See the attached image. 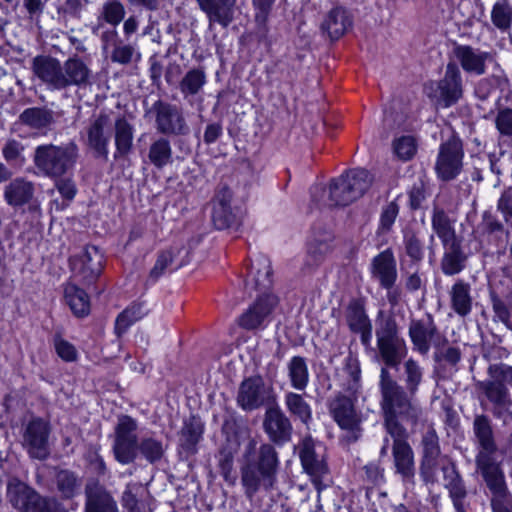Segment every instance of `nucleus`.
<instances>
[{"instance_id": "nucleus-23", "label": "nucleus", "mask_w": 512, "mask_h": 512, "mask_svg": "<svg viewBox=\"0 0 512 512\" xmlns=\"http://www.w3.org/2000/svg\"><path fill=\"white\" fill-rule=\"evenodd\" d=\"M351 26V20L341 7L332 9L324 18L321 29L328 34L331 39H339Z\"/></svg>"}, {"instance_id": "nucleus-40", "label": "nucleus", "mask_w": 512, "mask_h": 512, "mask_svg": "<svg viewBox=\"0 0 512 512\" xmlns=\"http://www.w3.org/2000/svg\"><path fill=\"white\" fill-rule=\"evenodd\" d=\"M465 257L458 243L450 244L442 259V271L446 275H455L464 268Z\"/></svg>"}, {"instance_id": "nucleus-16", "label": "nucleus", "mask_w": 512, "mask_h": 512, "mask_svg": "<svg viewBox=\"0 0 512 512\" xmlns=\"http://www.w3.org/2000/svg\"><path fill=\"white\" fill-rule=\"evenodd\" d=\"M272 285L271 262L266 256L256 257L251 264L246 289L250 292L255 290L267 294L266 291Z\"/></svg>"}, {"instance_id": "nucleus-46", "label": "nucleus", "mask_w": 512, "mask_h": 512, "mask_svg": "<svg viewBox=\"0 0 512 512\" xmlns=\"http://www.w3.org/2000/svg\"><path fill=\"white\" fill-rule=\"evenodd\" d=\"M491 21L500 30L505 31L512 23V7L506 0H498L491 11Z\"/></svg>"}, {"instance_id": "nucleus-18", "label": "nucleus", "mask_w": 512, "mask_h": 512, "mask_svg": "<svg viewBox=\"0 0 512 512\" xmlns=\"http://www.w3.org/2000/svg\"><path fill=\"white\" fill-rule=\"evenodd\" d=\"M494 452H480L477 464L489 488L495 493L503 490V475Z\"/></svg>"}, {"instance_id": "nucleus-57", "label": "nucleus", "mask_w": 512, "mask_h": 512, "mask_svg": "<svg viewBox=\"0 0 512 512\" xmlns=\"http://www.w3.org/2000/svg\"><path fill=\"white\" fill-rule=\"evenodd\" d=\"M2 151L8 162L22 164L25 160L23 156L24 146L14 139L7 141Z\"/></svg>"}, {"instance_id": "nucleus-11", "label": "nucleus", "mask_w": 512, "mask_h": 512, "mask_svg": "<svg viewBox=\"0 0 512 512\" xmlns=\"http://www.w3.org/2000/svg\"><path fill=\"white\" fill-rule=\"evenodd\" d=\"M136 430L135 421L129 416L119 418L116 428L114 453L116 459L122 464L132 462L136 457Z\"/></svg>"}, {"instance_id": "nucleus-47", "label": "nucleus", "mask_w": 512, "mask_h": 512, "mask_svg": "<svg viewBox=\"0 0 512 512\" xmlns=\"http://www.w3.org/2000/svg\"><path fill=\"white\" fill-rule=\"evenodd\" d=\"M423 379V370L413 359L404 363V382L410 396L414 395Z\"/></svg>"}, {"instance_id": "nucleus-27", "label": "nucleus", "mask_w": 512, "mask_h": 512, "mask_svg": "<svg viewBox=\"0 0 512 512\" xmlns=\"http://www.w3.org/2000/svg\"><path fill=\"white\" fill-rule=\"evenodd\" d=\"M372 272L379 279L382 286L390 288L396 279V268L392 254L384 251L375 257Z\"/></svg>"}, {"instance_id": "nucleus-12", "label": "nucleus", "mask_w": 512, "mask_h": 512, "mask_svg": "<svg viewBox=\"0 0 512 512\" xmlns=\"http://www.w3.org/2000/svg\"><path fill=\"white\" fill-rule=\"evenodd\" d=\"M271 398V391L261 377H251L244 380L238 391L237 403L246 411L259 408Z\"/></svg>"}, {"instance_id": "nucleus-38", "label": "nucleus", "mask_w": 512, "mask_h": 512, "mask_svg": "<svg viewBox=\"0 0 512 512\" xmlns=\"http://www.w3.org/2000/svg\"><path fill=\"white\" fill-rule=\"evenodd\" d=\"M32 193V185L29 182L17 179L7 186L5 198L10 205L19 206L26 203Z\"/></svg>"}, {"instance_id": "nucleus-3", "label": "nucleus", "mask_w": 512, "mask_h": 512, "mask_svg": "<svg viewBox=\"0 0 512 512\" xmlns=\"http://www.w3.org/2000/svg\"><path fill=\"white\" fill-rule=\"evenodd\" d=\"M77 155L76 146L42 145L38 146L34 155L36 167L45 175L60 177L75 163Z\"/></svg>"}, {"instance_id": "nucleus-44", "label": "nucleus", "mask_w": 512, "mask_h": 512, "mask_svg": "<svg viewBox=\"0 0 512 512\" xmlns=\"http://www.w3.org/2000/svg\"><path fill=\"white\" fill-rule=\"evenodd\" d=\"M285 404L289 412L307 424L312 418L310 405L299 394L289 392L285 396Z\"/></svg>"}, {"instance_id": "nucleus-59", "label": "nucleus", "mask_w": 512, "mask_h": 512, "mask_svg": "<svg viewBox=\"0 0 512 512\" xmlns=\"http://www.w3.org/2000/svg\"><path fill=\"white\" fill-rule=\"evenodd\" d=\"M495 125L501 135L512 136V109L499 111L495 119Z\"/></svg>"}, {"instance_id": "nucleus-51", "label": "nucleus", "mask_w": 512, "mask_h": 512, "mask_svg": "<svg viewBox=\"0 0 512 512\" xmlns=\"http://www.w3.org/2000/svg\"><path fill=\"white\" fill-rule=\"evenodd\" d=\"M125 16L124 5L119 0H108L102 6L101 18L113 25L117 26Z\"/></svg>"}, {"instance_id": "nucleus-36", "label": "nucleus", "mask_w": 512, "mask_h": 512, "mask_svg": "<svg viewBox=\"0 0 512 512\" xmlns=\"http://www.w3.org/2000/svg\"><path fill=\"white\" fill-rule=\"evenodd\" d=\"M458 56L464 70L478 75L484 73L486 53L475 52L471 48L463 47L459 49Z\"/></svg>"}, {"instance_id": "nucleus-58", "label": "nucleus", "mask_w": 512, "mask_h": 512, "mask_svg": "<svg viewBox=\"0 0 512 512\" xmlns=\"http://www.w3.org/2000/svg\"><path fill=\"white\" fill-rule=\"evenodd\" d=\"M399 213V207L395 202L388 203L382 210L380 216L379 229L382 232L389 231L394 224L397 215Z\"/></svg>"}, {"instance_id": "nucleus-35", "label": "nucleus", "mask_w": 512, "mask_h": 512, "mask_svg": "<svg viewBox=\"0 0 512 512\" xmlns=\"http://www.w3.org/2000/svg\"><path fill=\"white\" fill-rule=\"evenodd\" d=\"M300 459L303 468L312 476H321L326 472V467L321 460H318L313 450V441L305 439L300 449Z\"/></svg>"}, {"instance_id": "nucleus-20", "label": "nucleus", "mask_w": 512, "mask_h": 512, "mask_svg": "<svg viewBox=\"0 0 512 512\" xmlns=\"http://www.w3.org/2000/svg\"><path fill=\"white\" fill-rule=\"evenodd\" d=\"M85 512H118L116 502L96 482L86 486Z\"/></svg>"}, {"instance_id": "nucleus-2", "label": "nucleus", "mask_w": 512, "mask_h": 512, "mask_svg": "<svg viewBox=\"0 0 512 512\" xmlns=\"http://www.w3.org/2000/svg\"><path fill=\"white\" fill-rule=\"evenodd\" d=\"M256 443L248 440L245 445V464L242 467V484L248 497H252L260 488H270L275 481L278 459L274 448L262 445L257 454Z\"/></svg>"}, {"instance_id": "nucleus-26", "label": "nucleus", "mask_w": 512, "mask_h": 512, "mask_svg": "<svg viewBox=\"0 0 512 512\" xmlns=\"http://www.w3.org/2000/svg\"><path fill=\"white\" fill-rule=\"evenodd\" d=\"M438 456L437 437L434 433H427L423 438V460L421 465V474L425 481H433Z\"/></svg>"}, {"instance_id": "nucleus-7", "label": "nucleus", "mask_w": 512, "mask_h": 512, "mask_svg": "<svg viewBox=\"0 0 512 512\" xmlns=\"http://www.w3.org/2000/svg\"><path fill=\"white\" fill-rule=\"evenodd\" d=\"M427 96L437 105L447 108L462 96L460 71L454 64H448L444 78L425 86Z\"/></svg>"}, {"instance_id": "nucleus-24", "label": "nucleus", "mask_w": 512, "mask_h": 512, "mask_svg": "<svg viewBox=\"0 0 512 512\" xmlns=\"http://www.w3.org/2000/svg\"><path fill=\"white\" fill-rule=\"evenodd\" d=\"M109 118L106 115H100L94 120L88 129V143L98 154L106 155L109 135L106 133L109 128Z\"/></svg>"}, {"instance_id": "nucleus-41", "label": "nucleus", "mask_w": 512, "mask_h": 512, "mask_svg": "<svg viewBox=\"0 0 512 512\" xmlns=\"http://www.w3.org/2000/svg\"><path fill=\"white\" fill-rule=\"evenodd\" d=\"M418 142L412 135H401L394 138L392 151L395 157L401 161L411 160L417 153Z\"/></svg>"}, {"instance_id": "nucleus-55", "label": "nucleus", "mask_w": 512, "mask_h": 512, "mask_svg": "<svg viewBox=\"0 0 512 512\" xmlns=\"http://www.w3.org/2000/svg\"><path fill=\"white\" fill-rule=\"evenodd\" d=\"M345 181L341 177L334 179L328 189V198L331 205H348L354 200H344L347 194Z\"/></svg>"}, {"instance_id": "nucleus-45", "label": "nucleus", "mask_w": 512, "mask_h": 512, "mask_svg": "<svg viewBox=\"0 0 512 512\" xmlns=\"http://www.w3.org/2000/svg\"><path fill=\"white\" fill-rule=\"evenodd\" d=\"M149 159L153 165L162 168L171 162L172 149L166 139H159L152 143L149 149Z\"/></svg>"}, {"instance_id": "nucleus-13", "label": "nucleus", "mask_w": 512, "mask_h": 512, "mask_svg": "<svg viewBox=\"0 0 512 512\" xmlns=\"http://www.w3.org/2000/svg\"><path fill=\"white\" fill-rule=\"evenodd\" d=\"M48 435V425L43 420L33 419L28 423L23 436V445L31 457L44 459L48 456Z\"/></svg>"}, {"instance_id": "nucleus-33", "label": "nucleus", "mask_w": 512, "mask_h": 512, "mask_svg": "<svg viewBox=\"0 0 512 512\" xmlns=\"http://www.w3.org/2000/svg\"><path fill=\"white\" fill-rule=\"evenodd\" d=\"M444 476V486L449 490L454 506L460 512L462 509V499L466 491L453 466H444L442 468Z\"/></svg>"}, {"instance_id": "nucleus-25", "label": "nucleus", "mask_w": 512, "mask_h": 512, "mask_svg": "<svg viewBox=\"0 0 512 512\" xmlns=\"http://www.w3.org/2000/svg\"><path fill=\"white\" fill-rule=\"evenodd\" d=\"M211 22L227 26L232 20V7L235 0H198Z\"/></svg>"}, {"instance_id": "nucleus-14", "label": "nucleus", "mask_w": 512, "mask_h": 512, "mask_svg": "<svg viewBox=\"0 0 512 512\" xmlns=\"http://www.w3.org/2000/svg\"><path fill=\"white\" fill-rule=\"evenodd\" d=\"M34 74L53 90L64 89L63 69L60 61L48 56H38L33 60Z\"/></svg>"}, {"instance_id": "nucleus-52", "label": "nucleus", "mask_w": 512, "mask_h": 512, "mask_svg": "<svg viewBox=\"0 0 512 512\" xmlns=\"http://www.w3.org/2000/svg\"><path fill=\"white\" fill-rule=\"evenodd\" d=\"M205 82V74L201 70H191L182 79L180 89L185 95H194L200 91Z\"/></svg>"}, {"instance_id": "nucleus-21", "label": "nucleus", "mask_w": 512, "mask_h": 512, "mask_svg": "<svg viewBox=\"0 0 512 512\" xmlns=\"http://www.w3.org/2000/svg\"><path fill=\"white\" fill-rule=\"evenodd\" d=\"M264 429L271 440L278 442L288 438L291 425L278 407H271L265 414Z\"/></svg>"}, {"instance_id": "nucleus-53", "label": "nucleus", "mask_w": 512, "mask_h": 512, "mask_svg": "<svg viewBox=\"0 0 512 512\" xmlns=\"http://www.w3.org/2000/svg\"><path fill=\"white\" fill-rule=\"evenodd\" d=\"M57 486L63 496L69 498L79 490L80 482L74 473L64 470L57 474Z\"/></svg>"}, {"instance_id": "nucleus-32", "label": "nucleus", "mask_w": 512, "mask_h": 512, "mask_svg": "<svg viewBox=\"0 0 512 512\" xmlns=\"http://www.w3.org/2000/svg\"><path fill=\"white\" fill-rule=\"evenodd\" d=\"M450 299L452 309L460 316H466L472 308L470 286L459 280L451 288Z\"/></svg>"}, {"instance_id": "nucleus-5", "label": "nucleus", "mask_w": 512, "mask_h": 512, "mask_svg": "<svg viewBox=\"0 0 512 512\" xmlns=\"http://www.w3.org/2000/svg\"><path fill=\"white\" fill-rule=\"evenodd\" d=\"M508 366H490L489 373L493 380H487L479 383V388L485 393L486 397L494 405V413L501 418L504 423L512 419V402L509 399L508 391L504 386L501 369Z\"/></svg>"}, {"instance_id": "nucleus-19", "label": "nucleus", "mask_w": 512, "mask_h": 512, "mask_svg": "<svg viewBox=\"0 0 512 512\" xmlns=\"http://www.w3.org/2000/svg\"><path fill=\"white\" fill-rule=\"evenodd\" d=\"M156 123L158 129L165 134H182L186 128L180 111L175 106L169 104L159 105Z\"/></svg>"}, {"instance_id": "nucleus-8", "label": "nucleus", "mask_w": 512, "mask_h": 512, "mask_svg": "<svg viewBox=\"0 0 512 512\" xmlns=\"http://www.w3.org/2000/svg\"><path fill=\"white\" fill-rule=\"evenodd\" d=\"M72 278L83 284L94 282L103 270V254L95 246H87L70 259Z\"/></svg>"}, {"instance_id": "nucleus-56", "label": "nucleus", "mask_w": 512, "mask_h": 512, "mask_svg": "<svg viewBox=\"0 0 512 512\" xmlns=\"http://www.w3.org/2000/svg\"><path fill=\"white\" fill-rule=\"evenodd\" d=\"M144 491L141 484L130 483L127 485L123 494V504L130 512L138 511V500L137 497Z\"/></svg>"}, {"instance_id": "nucleus-4", "label": "nucleus", "mask_w": 512, "mask_h": 512, "mask_svg": "<svg viewBox=\"0 0 512 512\" xmlns=\"http://www.w3.org/2000/svg\"><path fill=\"white\" fill-rule=\"evenodd\" d=\"M7 498L20 512H64L54 501L42 498L35 490L17 479L9 481Z\"/></svg>"}, {"instance_id": "nucleus-62", "label": "nucleus", "mask_w": 512, "mask_h": 512, "mask_svg": "<svg viewBox=\"0 0 512 512\" xmlns=\"http://www.w3.org/2000/svg\"><path fill=\"white\" fill-rule=\"evenodd\" d=\"M55 349L58 356L65 361H74L77 357L75 347L66 340L57 339L55 341Z\"/></svg>"}, {"instance_id": "nucleus-30", "label": "nucleus", "mask_w": 512, "mask_h": 512, "mask_svg": "<svg viewBox=\"0 0 512 512\" xmlns=\"http://www.w3.org/2000/svg\"><path fill=\"white\" fill-rule=\"evenodd\" d=\"M64 76V88L68 86H80L86 84L90 77V70L79 59H68L62 66Z\"/></svg>"}, {"instance_id": "nucleus-42", "label": "nucleus", "mask_w": 512, "mask_h": 512, "mask_svg": "<svg viewBox=\"0 0 512 512\" xmlns=\"http://www.w3.org/2000/svg\"><path fill=\"white\" fill-rule=\"evenodd\" d=\"M432 227L437 236L442 240L445 246L455 241L454 229L447 217V215L441 210H435L432 217Z\"/></svg>"}, {"instance_id": "nucleus-15", "label": "nucleus", "mask_w": 512, "mask_h": 512, "mask_svg": "<svg viewBox=\"0 0 512 512\" xmlns=\"http://www.w3.org/2000/svg\"><path fill=\"white\" fill-rule=\"evenodd\" d=\"M394 439L392 453L396 472L404 481H410L415 474L414 454L410 445L404 440L405 430L400 435H391Z\"/></svg>"}, {"instance_id": "nucleus-22", "label": "nucleus", "mask_w": 512, "mask_h": 512, "mask_svg": "<svg viewBox=\"0 0 512 512\" xmlns=\"http://www.w3.org/2000/svg\"><path fill=\"white\" fill-rule=\"evenodd\" d=\"M340 177L347 188L344 200H357L370 188L373 181L372 175L365 169L350 170Z\"/></svg>"}, {"instance_id": "nucleus-54", "label": "nucleus", "mask_w": 512, "mask_h": 512, "mask_svg": "<svg viewBox=\"0 0 512 512\" xmlns=\"http://www.w3.org/2000/svg\"><path fill=\"white\" fill-rule=\"evenodd\" d=\"M202 433L203 425L199 419L192 417L186 421L182 430V435L185 438V444L187 447H193L201 438Z\"/></svg>"}, {"instance_id": "nucleus-64", "label": "nucleus", "mask_w": 512, "mask_h": 512, "mask_svg": "<svg viewBox=\"0 0 512 512\" xmlns=\"http://www.w3.org/2000/svg\"><path fill=\"white\" fill-rule=\"evenodd\" d=\"M498 209L508 222L512 219V189L505 191L498 201Z\"/></svg>"}, {"instance_id": "nucleus-34", "label": "nucleus", "mask_w": 512, "mask_h": 512, "mask_svg": "<svg viewBox=\"0 0 512 512\" xmlns=\"http://www.w3.org/2000/svg\"><path fill=\"white\" fill-rule=\"evenodd\" d=\"M231 191L224 189L218 193L214 201L213 220L218 228L222 229L231 220Z\"/></svg>"}, {"instance_id": "nucleus-50", "label": "nucleus", "mask_w": 512, "mask_h": 512, "mask_svg": "<svg viewBox=\"0 0 512 512\" xmlns=\"http://www.w3.org/2000/svg\"><path fill=\"white\" fill-rule=\"evenodd\" d=\"M179 252L180 250L178 248H171L160 253L151 270V275L157 278L162 275L169 266L174 265L175 268L182 266V262L176 260V256Z\"/></svg>"}, {"instance_id": "nucleus-10", "label": "nucleus", "mask_w": 512, "mask_h": 512, "mask_svg": "<svg viewBox=\"0 0 512 512\" xmlns=\"http://www.w3.org/2000/svg\"><path fill=\"white\" fill-rule=\"evenodd\" d=\"M464 153L461 141L458 138H451L440 146L435 169L439 178L451 180L455 178L462 169Z\"/></svg>"}, {"instance_id": "nucleus-43", "label": "nucleus", "mask_w": 512, "mask_h": 512, "mask_svg": "<svg viewBox=\"0 0 512 512\" xmlns=\"http://www.w3.org/2000/svg\"><path fill=\"white\" fill-rule=\"evenodd\" d=\"M291 385L297 390L306 388L309 380L307 365L303 358L293 357L288 365Z\"/></svg>"}, {"instance_id": "nucleus-49", "label": "nucleus", "mask_w": 512, "mask_h": 512, "mask_svg": "<svg viewBox=\"0 0 512 512\" xmlns=\"http://www.w3.org/2000/svg\"><path fill=\"white\" fill-rule=\"evenodd\" d=\"M474 430L482 447L480 452H494L495 446L492 439V431L488 420L484 416L476 417Z\"/></svg>"}, {"instance_id": "nucleus-17", "label": "nucleus", "mask_w": 512, "mask_h": 512, "mask_svg": "<svg viewBox=\"0 0 512 512\" xmlns=\"http://www.w3.org/2000/svg\"><path fill=\"white\" fill-rule=\"evenodd\" d=\"M277 304V298L272 294H265L257 299L255 304L244 313L239 320L242 327L254 329L261 326Z\"/></svg>"}, {"instance_id": "nucleus-31", "label": "nucleus", "mask_w": 512, "mask_h": 512, "mask_svg": "<svg viewBox=\"0 0 512 512\" xmlns=\"http://www.w3.org/2000/svg\"><path fill=\"white\" fill-rule=\"evenodd\" d=\"M66 303L77 317L86 316L90 311V301L87 293L77 287L75 284L69 283L64 290Z\"/></svg>"}, {"instance_id": "nucleus-28", "label": "nucleus", "mask_w": 512, "mask_h": 512, "mask_svg": "<svg viewBox=\"0 0 512 512\" xmlns=\"http://www.w3.org/2000/svg\"><path fill=\"white\" fill-rule=\"evenodd\" d=\"M347 322L352 331L361 334L363 344H369L372 337L371 324L363 308L359 304L353 303L349 306Z\"/></svg>"}, {"instance_id": "nucleus-37", "label": "nucleus", "mask_w": 512, "mask_h": 512, "mask_svg": "<svg viewBox=\"0 0 512 512\" xmlns=\"http://www.w3.org/2000/svg\"><path fill=\"white\" fill-rule=\"evenodd\" d=\"M133 128L125 119H118L115 123V145L117 155H127L132 147Z\"/></svg>"}, {"instance_id": "nucleus-1", "label": "nucleus", "mask_w": 512, "mask_h": 512, "mask_svg": "<svg viewBox=\"0 0 512 512\" xmlns=\"http://www.w3.org/2000/svg\"><path fill=\"white\" fill-rule=\"evenodd\" d=\"M379 389L386 430L390 435H400L403 427L398 420L416 418L419 408L386 368L381 369Z\"/></svg>"}, {"instance_id": "nucleus-39", "label": "nucleus", "mask_w": 512, "mask_h": 512, "mask_svg": "<svg viewBox=\"0 0 512 512\" xmlns=\"http://www.w3.org/2000/svg\"><path fill=\"white\" fill-rule=\"evenodd\" d=\"M434 333L431 325H425L420 322L411 324L409 334L415 348L422 354H426L430 349V341Z\"/></svg>"}, {"instance_id": "nucleus-60", "label": "nucleus", "mask_w": 512, "mask_h": 512, "mask_svg": "<svg viewBox=\"0 0 512 512\" xmlns=\"http://www.w3.org/2000/svg\"><path fill=\"white\" fill-rule=\"evenodd\" d=\"M143 455L151 462L160 459L163 454L162 444L153 439H146L140 446Z\"/></svg>"}, {"instance_id": "nucleus-6", "label": "nucleus", "mask_w": 512, "mask_h": 512, "mask_svg": "<svg viewBox=\"0 0 512 512\" xmlns=\"http://www.w3.org/2000/svg\"><path fill=\"white\" fill-rule=\"evenodd\" d=\"M377 346L383 361L389 366H397L407 353L406 344L398 334L396 323L383 320L377 329Z\"/></svg>"}, {"instance_id": "nucleus-9", "label": "nucleus", "mask_w": 512, "mask_h": 512, "mask_svg": "<svg viewBox=\"0 0 512 512\" xmlns=\"http://www.w3.org/2000/svg\"><path fill=\"white\" fill-rule=\"evenodd\" d=\"M329 413L338 426L357 439L360 434L361 417L354 407L352 399L336 394L328 404Z\"/></svg>"}, {"instance_id": "nucleus-48", "label": "nucleus", "mask_w": 512, "mask_h": 512, "mask_svg": "<svg viewBox=\"0 0 512 512\" xmlns=\"http://www.w3.org/2000/svg\"><path fill=\"white\" fill-rule=\"evenodd\" d=\"M143 307L134 304L124 310L116 319L115 330L118 336L126 332V330L136 321L144 316Z\"/></svg>"}, {"instance_id": "nucleus-61", "label": "nucleus", "mask_w": 512, "mask_h": 512, "mask_svg": "<svg viewBox=\"0 0 512 512\" xmlns=\"http://www.w3.org/2000/svg\"><path fill=\"white\" fill-rule=\"evenodd\" d=\"M135 50L131 45H117L111 55V60L119 64H128L132 61Z\"/></svg>"}, {"instance_id": "nucleus-63", "label": "nucleus", "mask_w": 512, "mask_h": 512, "mask_svg": "<svg viewBox=\"0 0 512 512\" xmlns=\"http://www.w3.org/2000/svg\"><path fill=\"white\" fill-rule=\"evenodd\" d=\"M406 252L413 260H420L423 256V247L419 239L413 234L405 236Z\"/></svg>"}, {"instance_id": "nucleus-29", "label": "nucleus", "mask_w": 512, "mask_h": 512, "mask_svg": "<svg viewBox=\"0 0 512 512\" xmlns=\"http://www.w3.org/2000/svg\"><path fill=\"white\" fill-rule=\"evenodd\" d=\"M19 121L31 129L42 131L54 121L53 111L44 107L25 109L19 116Z\"/></svg>"}]
</instances>
